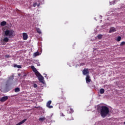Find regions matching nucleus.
Segmentation results:
<instances>
[{
    "label": "nucleus",
    "instance_id": "nucleus-18",
    "mask_svg": "<svg viewBox=\"0 0 125 125\" xmlns=\"http://www.w3.org/2000/svg\"><path fill=\"white\" fill-rule=\"evenodd\" d=\"M97 38L98 39H99V40H101V39H102V35L101 34H99L98 35Z\"/></svg>",
    "mask_w": 125,
    "mask_h": 125
},
{
    "label": "nucleus",
    "instance_id": "nucleus-4",
    "mask_svg": "<svg viewBox=\"0 0 125 125\" xmlns=\"http://www.w3.org/2000/svg\"><path fill=\"white\" fill-rule=\"evenodd\" d=\"M67 112L68 114H72V113H74V109H73V108H72L71 106H68L67 107Z\"/></svg>",
    "mask_w": 125,
    "mask_h": 125
},
{
    "label": "nucleus",
    "instance_id": "nucleus-2",
    "mask_svg": "<svg viewBox=\"0 0 125 125\" xmlns=\"http://www.w3.org/2000/svg\"><path fill=\"white\" fill-rule=\"evenodd\" d=\"M31 69H32V71H33L34 73H35L36 76L38 78L39 81L40 82V83H43V77L41 75V73L38 71L37 70V68L35 67L34 65H32L31 66Z\"/></svg>",
    "mask_w": 125,
    "mask_h": 125
},
{
    "label": "nucleus",
    "instance_id": "nucleus-22",
    "mask_svg": "<svg viewBox=\"0 0 125 125\" xmlns=\"http://www.w3.org/2000/svg\"><path fill=\"white\" fill-rule=\"evenodd\" d=\"M33 87H34L35 88H37V87H38V85H37V84L34 83L33 84Z\"/></svg>",
    "mask_w": 125,
    "mask_h": 125
},
{
    "label": "nucleus",
    "instance_id": "nucleus-27",
    "mask_svg": "<svg viewBox=\"0 0 125 125\" xmlns=\"http://www.w3.org/2000/svg\"><path fill=\"white\" fill-rule=\"evenodd\" d=\"M38 5V6H40V4H39V5Z\"/></svg>",
    "mask_w": 125,
    "mask_h": 125
},
{
    "label": "nucleus",
    "instance_id": "nucleus-17",
    "mask_svg": "<svg viewBox=\"0 0 125 125\" xmlns=\"http://www.w3.org/2000/svg\"><path fill=\"white\" fill-rule=\"evenodd\" d=\"M15 92H19L20 91V89L18 87H17L15 89Z\"/></svg>",
    "mask_w": 125,
    "mask_h": 125
},
{
    "label": "nucleus",
    "instance_id": "nucleus-19",
    "mask_svg": "<svg viewBox=\"0 0 125 125\" xmlns=\"http://www.w3.org/2000/svg\"><path fill=\"white\" fill-rule=\"evenodd\" d=\"M44 120H45V118H44V117L40 118L39 119V121H40V122H42V121H44Z\"/></svg>",
    "mask_w": 125,
    "mask_h": 125
},
{
    "label": "nucleus",
    "instance_id": "nucleus-16",
    "mask_svg": "<svg viewBox=\"0 0 125 125\" xmlns=\"http://www.w3.org/2000/svg\"><path fill=\"white\" fill-rule=\"evenodd\" d=\"M121 40H122V37H121V36H119L116 39V41L117 42H121Z\"/></svg>",
    "mask_w": 125,
    "mask_h": 125
},
{
    "label": "nucleus",
    "instance_id": "nucleus-3",
    "mask_svg": "<svg viewBox=\"0 0 125 125\" xmlns=\"http://www.w3.org/2000/svg\"><path fill=\"white\" fill-rule=\"evenodd\" d=\"M4 35L6 37H9V39H11V38L14 36V31L13 30L7 29L4 32Z\"/></svg>",
    "mask_w": 125,
    "mask_h": 125
},
{
    "label": "nucleus",
    "instance_id": "nucleus-1",
    "mask_svg": "<svg viewBox=\"0 0 125 125\" xmlns=\"http://www.w3.org/2000/svg\"><path fill=\"white\" fill-rule=\"evenodd\" d=\"M97 110L100 112V115L102 118L107 117V115H109V113L110 112L109 107L106 106H100L97 108Z\"/></svg>",
    "mask_w": 125,
    "mask_h": 125
},
{
    "label": "nucleus",
    "instance_id": "nucleus-14",
    "mask_svg": "<svg viewBox=\"0 0 125 125\" xmlns=\"http://www.w3.org/2000/svg\"><path fill=\"white\" fill-rule=\"evenodd\" d=\"M116 1H120V0H114L113 2H110V4H115Z\"/></svg>",
    "mask_w": 125,
    "mask_h": 125
},
{
    "label": "nucleus",
    "instance_id": "nucleus-11",
    "mask_svg": "<svg viewBox=\"0 0 125 125\" xmlns=\"http://www.w3.org/2000/svg\"><path fill=\"white\" fill-rule=\"evenodd\" d=\"M8 41H9V39L7 37L4 38L3 40V41L5 42H8Z\"/></svg>",
    "mask_w": 125,
    "mask_h": 125
},
{
    "label": "nucleus",
    "instance_id": "nucleus-24",
    "mask_svg": "<svg viewBox=\"0 0 125 125\" xmlns=\"http://www.w3.org/2000/svg\"><path fill=\"white\" fill-rule=\"evenodd\" d=\"M9 55H6L5 56V57H6V58H9Z\"/></svg>",
    "mask_w": 125,
    "mask_h": 125
},
{
    "label": "nucleus",
    "instance_id": "nucleus-20",
    "mask_svg": "<svg viewBox=\"0 0 125 125\" xmlns=\"http://www.w3.org/2000/svg\"><path fill=\"white\" fill-rule=\"evenodd\" d=\"M125 42H122L121 43H120V46H123V45H125Z\"/></svg>",
    "mask_w": 125,
    "mask_h": 125
},
{
    "label": "nucleus",
    "instance_id": "nucleus-13",
    "mask_svg": "<svg viewBox=\"0 0 125 125\" xmlns=\"http://www.w3.org/2000/svg\"><path fill=\"white\" fill-rule=\"evenodd\" d=\"M104 92H105V90H104V89L102 88L100 90V93H101V94H103Z\"/></svg>",
    "mask_w": 125,
    "mask_h": 125
},
{
    "label": "nucleus",
    "instance_id": "nucleus-26",
    "mask_svg": "<svg viewBox=\"0 0 125 125\" xmlns=\"http://www.w3.org/2000/svg\"><path fill=\"white\" fill-rule=\"evenodd\" d=\"M61 116H62V117H64V116H65V115H64V114L61 113Z\"/></svg>",
    "mask_w": 125,
    "mask_h": 125
},
{
    "label": "nucleus",
    "instance_id": "nucleus-7",
    "mask_svg": "<svg viewBox=\"0 0 125 125\" xmlns=\"http://www.w3.org/2000/svg\"><path fill=\"white\" fill-rule=\"evenodd\" d=\"M7 99H8V96H4V97H2L0 99V102H5V101H6V100H7Z\"/></svg>",
    "mask_w": 125,
    "mask_h": 125
},
{
    "label": "nucleus",
    "instance_id": "nucleus-25",
    "mask_svg": "<svg viewBox=\"0 0 125 125\" xmlns=\"http://www.w3.org/2000/svg\"><path fill=\"white\" fill-rule=\"evenodd\" d=\"M17 67L20 69H21V68H22V66L21 65H18Z\"/></svg>",
    "mask_w": 125,
    "mask_h": 125
},
{
    "label": "nucleus",
    "instance_id": "nucleus-21",
    "mask_svg": "<svg viewBox=\"0 0 125 125\" xmlns=\"http://www.w3.org/2000/svg\"><path fill=\"white\" fill-rule=\"evenodd\" d=\"M39 54H40V53L39 52H36L34 53L35 56H38V55H39Z\"/></svg>",
    "mask_w": 125,
    "mask_h": 125
},
{
    "label": "nucleus",
    "instance_id": "nucleus-12",
    "mask_svg": "<svg viewBox=\"0 0 125 125\" xmlns=\"http://www.w3.org/2000/svg\"><path fill=\"white\" fill-rule=\"evenodd\" d=\"M6 25V21H2L0 23V26H5Z\"/></svg>",
    "mask_w": 125,
    "mask_h": 125
},
{
    "label": "nucleus",
    "instance_id": "nucleus-8",
    "mask_svg": "<svg viewBox=\"0 0 125 125\" xmlns=\"http://www.w3.org/2000/svg\"><path fill=\"white\" fill-rule=\"evenodd\" d=\"M51 101H49L46 104V106L48 108H49V109H51L53 108V106L50 105V104H51Z\"/></svg>",
    "mask_w": 125,
    "mask_h": 125
},
{
    "label": "nucleus",
    "instance_id": "nucleus-10",
    "mask_svg": "<svg viewBox=\"0 0 125 125\" xmlns=\"http://www.w3.org/2000/svg\"><path fill=\"white\" fill-rule=\"evenodd\" d=\"M116 28H115V27H111L110 30H109V33H114V32H116Z\"/></svg>",
    "mask_w": 125,
    "mask_h": 125
},
{
    "label": "nucleus",
    "instance_id": "nucleus-23",
    "mask_svg": "<svg viewBox=\"0 0 125 125\" xmlns=\"http://www.w3.org/2000/svg\"><path fill=\"white\" fill-rule=\"evenodd\" d=\"M37 5V2H35L33 4V6H34V7H36Z\"/></svg>",
    "mask_w": 125,
    "mask_h": 125
},
{
    "label": "nucleus",
    "instance_id": "nucleus-5",
    "mask_svg": "<svg viewBox=\"0 0 125 125\" xmlns=\"http://www.w3.org/2000/svg\"><path fill=\"white\" fill-rule=\"evenodd\" d=\"M83 74L84 75V76H87V75H89V71H88V69L84 68L83 70Z\"/></svg>",
    "mask_w": 125,
    "mask_h": 125
},
{
    "label": "nucleus",
    "instance_id": "nucleus-6",
    "mask_svg": "<svg viewBox=\"0 0 125 125\" xmlns=\"http://www.w3.org/2000/svg\"><path fill=\"white\" fill-rule=\"evenodd\" d=\"M85 80L86 83H89L91 82V79H90V76H89V75H87L86 76Z\"/></svg>",
    "mask_w": 125,
    "mask_h": 125
},
{
    "label": "nucleus",
    "instance_id": "nucleus-15",
    "mask_svg": "<svg viewBox=\"0 0 125 125\" xmlns=\"http://www.w3.org/2000/svg\"><path fill=\"white\" fill-rule=\"evenodd\" d=\"M36 31L38 34H42V31H41V29L39 28H36Z\"/></svg>",
    "mask_w": 125,
    "mask_h": 125
},
{
    "label": "nucleus",
    "instance_id": "nucleus-9",
    "mask_svg": "<svg viewBox=\"0 0 125 125\" xmlns=\"http://www.w3.org/2000/svg\"><path fill=\"white\" fill-rule=\"evenodd\" d=\"M22 37L23 40H24V41H26V40H28V35H27L26 33H22Z\"/></svg>",
    "mask_w": 125,
    "mask_h": 125
}]
</instances>
